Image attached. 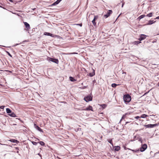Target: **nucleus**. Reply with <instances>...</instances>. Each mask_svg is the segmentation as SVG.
I'll return each mask as SVG.
<instances>
[{
  "label": "nucleus",
  "mask_w": 159,
  "mask_h": 159,
  "mask_svg": "<svg viewBox=\"0 0 159 159\" xmlns=\"http://www.w3.org/2000/svg\"><path fill=\"white\" fill-rule=\"evenodd\" d=\"M62 0H57L56 1L53 3L52 6H54L58 4Z\"/></svg>",
  "instance_id": "12"
},
{
  "label": "nucleus",
  "mask_w": 159,
  "mask_h": 159,
  "mask_svg": "<svg viewBox=\"0 0 159 159\" xmlns=\"http://www.w3.org/2000/svg\"><path fill=\"white\" fill-rule=\"evenodd\" d=\"M9 141L11 142L16 143H19V142L18 141L15 139H11L9 140Z\"/></svg>",
  "instance_id": "11"
},
{
  "label": "nucleus",
  "mask_w": 159,
  "mask_h": 159,
  "mask_svg": "<svg viewBox=\"0 0 159 159\" xmlns=\"http://www.w3.org/2000/svg\"><path fill=\"white\" fill-rule=\"evenodd\" d=\"M158 125L157 124H148V125H144V126L146 127V128H153Z\"/></svg>",
  "instance_id": "3"
},
{
  "label": "nucleus",
  "mask_w": 159,
  "mask_h": 159,
  "mask_svg": "<svg viewBox=\"0 0 159 159\" xmlns=\"http://www.w3.org/2000/svg\"><path fill=\"white\" fill-rule=\"evenodd\" d=\"M39 143L40 145H41L42 146H44L45 144L44 143L43 141H40L39 142Z\"/></svg>",
  "instance_id": "27"
},
{
  "label": "nucleus",
  "mask_w": 159,
  "mask_h": 159,
  "mask_svg": "<svg viewBox=\"0 0 159 159\" xmlns=\"http://www.w3.org/2000/svg\"><path fill=\"white\" fill-rule=\"evenodd\" d=\"M155 19H159V16L157 17Z\"/></svg>",
  "instance_id": "35"
},
{
  "label": "nucleus",
  "mask_w": 159,
  "mask_h": 159,
  "mask_svg": "<svg viewBox=\"0 0 159 159\" xmlns=\"http://www.w3.org/2000/svg\"><path fill=\"white\" fill-rule=\"evenodd\" d=\"M152 12H150L146 16H148V17H152Z\"/></svg>",
  "instance_id": "24"
},
{
  "label": "nucleus",
  "mask_w": 159,
  "mask_h": 159,
  "mask_svg": "<svg viewBox=\"0 0 159 159\" xmlns=\"http://www.w3.org/2000/svg\"><path fill=\"white\" fill-rule=\"evenodd\" d=\"M84 100L87 102L89 101H91L92 100V96H91V95H89L85 97L84 98Z\"/></svg>",
  "instance_id": "2"
},
{
  "label": "nucleus",
  "mask_w": 159,
  "mask_h": 159,
  "mask_svg": "<svg viewBox=\"0 0 159 159\" xmlns=\"http://www.w3.org/2000/svg\"><path fill=\"white\" fill-rule=\"evenodd\" d=\"M6 52L7 53V54H8V55L9 56H10V57H12V55L10 54V53L8 52V51H6Z\"/></svg>",
  "instance_id": "30"
},
{
  "label": "nucleus",
  "mask_w": 159,
  "mask_h": 159,
  "mask_svg": "<svg viewBox=\"0 0 159 159\" xmlns=\"http://www.w3.org/2000/svg\"><path fill=\"white\" fill-rule=\"evenodd\" d=\"M25 28L27 29V30H29L30 29V25L27 22H24Z\"/></svg>",
  "instance_id": "8"
},
{
  "label": "nucleus",
  "mask_w": 159,
  "mask_h": 159,
  "mask_svg": "<svg viewBox=\"0 0 159 159\" xmlns=\"http://www.w3.org/2000/svg\"><path fill=\"white\" fill-rule=\"evenodd\" d=\"M123 5H124V4H122V7H123Z\"/></svg>",
  "instance_id": "40"
},
{
  "label": "nucleus",
  "mask_w": 159,
  "mask_h": 159,
  "mask_svg": "<svg viewBox=\"0 0 159 159\" xmlns=\"http://www.w3.org/2000/svg\"><path fill=\"white\" fill-rule=\"evenodd\" d=\"M141 43V42L140 41H135L133 42V43L134 44H138Z\"/></svg>",
  "instance_id": "22"
},
{
  "label": "nucleus",
  "mask_w": 159,
  "mask_h": 159,
  "mask_svg": "<svg viewBox=\"0 0 159 159\" xmlns=\"http://www.w3.org/2000/svg\"><path fill=\"white\" fill-rule=\"evenodd\" d=\"M120 147L119 146H115V151H118L120 150Z\"/></svg>",
  "instance_id": "18"
},
{
  "label": "nucleus",
  "mask_w": 159,
  "mask_h": 159,
  "mask_svg": "<svg viewBox=\"0 0 159 159\" xmlns=\"http://www.w3.org/2000/svg\"><path fill=\"white\" fill-rule=\"evenodd\" d=\"M107 141L109 143H111L112 146H113V143H112V139H107Z\"/></svg>",
  "instance_id": "21"
},
{
  "label": "nucleus",
  "mask_w": 159,
  "mask_h": 159,
  "mask_svg": "<svg viewBox=\"0 0 159 159\" xmlns=\"http://www.w3.org/2000/svg\"><path fill=\"white\" fill-rule=\"evenodd\" d=\"M125 116H126L125 115V114L124 115L122 116V118H121V120H120V121H121L122 120H123V119H124L125 118Z\"/></svg>",
  "instance_id": "29"
},
{
  "label": "nucleus",
  "mask_w": 159,
  "mask_h": 159,
  "mask_svg": "<svg viewBox=\"0 0 159 159\" xmlns=\"http://www.w3.org/2000/svg\"><path fill=\"white\" fill-rule=\"evenodd\" d=\"M69 79L72 82H74L76 80L73 77H69Z\"/></svg>",
  "instance_id": "20"
},
{
  "label": "nucleus",
  "mask_w": 159,
  "mask_h": 159,
  "mask_svg": "<svg viewBox=\"0 0 159 159\" xmlns=\"http://www.w3.org/2000/svg\"><path fill=\"white\" fill-rule=\"evenodd\" d=\"M83 110L85 111H88V110H92V107L91 106H89L88 107H87L86 109H84Z\"/></svg>",
  "instance_id": "14"
},
{
  "label": "nucleus",
  "mask_w": 159,
  "mask_h": 159,
  "mask_svg": "<svg viewBox=\"0 0 159 159\" xmlns=\"http://www.w3.org/2000/svg\"><path fill=\"white\" fill-rule=\"evenodd\" d=\"M16 152L18 153H19V151H17V152Z\"/></svg>",
  "instance_id": "39"
},
{
  "label": "nucleus",
  "mask_w": 159,
  "mask_h": 159,
  "mask_svg": "<svg viewBox=\"0 0 159 159\" xmlns=\"http://www.w3.org/2000/svg\"><path fill=\"white\" fill-rule=\"evenodd\" d=\"M44 35L47 36H50L51 37H53L52 36V34L48 32H45L44 33Z\"/></svg>",
  "instance_id": "15"
},
{
  "label": "nucleus",
  "mask_w": 159,
  "mask_h": 159,
  "mask_svg": "<svg viewBox=\"0 0 159 159\" xmlns=\"http://www.w3.org/2000/svg\"><path fill=\"white\" fill-rule=\"evenodd\" d=\"M140 118H141L140 117H139V116H137L135 117V118L137 119H139Z\"/></svg>",
  "instance_id": "33"
},
{
  "label": "nucleus",
  "mask_w": 159,
  "mask_h": 159,
  "mask_svg": "<svg viewBox=\"0 0 159 159\" xmlns=\"http://www.w3.org/2000/svg\"><path fill=\"white\" fill-rule=\"evenodd\" d=\"M145 16V15H143L140 16L138 18V19H141L143 18H144Z\"/></svg>",
  "instance_id": "23"
},
{
  "label": "nucleus",
  "mask_w": 159,
  "mask_h": 159,
  "mask_svg": "<svg viewBox=\"0 0 159 159\" xmlns=\"http://www.w3.org/2000/svg\"><path fill=\"white\" fill-rule=\"evenodd\" d=\"M146 37V36L144 34H141L140 37L139 38V41H142L145 39Z\"/></svg>",
  "instance_id": "7"
},
{
  "label": "nucleus",
  "mask_w": 159,
  "mask_h": 159,
  "mask_svg": "<svg viewBox=\"0 0 159 159\" xmlns=\"http://www.w3.org/2000/svg\"><path fill=\"white\" fill-rule=\"evenodd\" d=\"M123 99L125 102H129L131 101V98L129 95L127 94L124 96Z\"/></svg>",
  "instance_id": "1"
},
{
  "label": "nucleus",
  "mask_w": 159,
  "mask_h": 159,
  "mask_svg": "<svg viewBox=\"0 0 159 159\" xmlns=\"http://www.w3.org/2000/svg\"><path fill=\"white\" fill-rule=\"evenodd\" d=\"M148 116L146 115H145V114H143L141 115V116L140 117L141 118H145L147 116Z\"/></svg>",
  "instance_id": "25"
},
{
  "label": "nucleus",
  "mask_w": 159,
  "mask_h": 159,
  "mask_svg": "<svg viewBox=\"0 0 159 159\" xmlns=\"http://www.w3.org/2000/svg\"><path fill=\"white\" fill-rule=\"evenodd\" d=\"M7 113L8 114L11 113V111L8 108H7L6 110Z\"/></svg>",
  "instance_id": "19"
},
{
  "label": "nucleus",
  "mask_w": 159,
  "mask_h": 159,
  "mask_svg": "<svg viewBox=\"0 0 159 159\" xmlns=\"http://www.w3.org/2000/svg\"><path fill=\"white\" fill-rule=\"evenodd\" d=\"M155 22V21L150 20L148 21V23H147L146 25H151L154 23Z\"/></svg>",
  "instance_id": "13"
},
{
  "label": "nucleus",
  "mask_w": 159,
  "mask_h": 159,
  "mask_svg": "<svg viewBox=\"0 0 159 159\" xmlns=\"http://www.w3.org/2000/svg\"><path fill=\"white\" fill-rule=\"evenodd\" d=\"M130 114V113H126L125 114V116H126V115H129Z\"/></svg>",
  "instance_id": "32"
},
{
  "label": "nucleus",
  "mask_w": 159,
  "mask_h": 159,
  "mask_svg": "<svg viewBox=\"0 0 159 159\" xmlns=\"http://www.w3.org/2000/svg\"><path fill=\"white\" fill-rule=\"evenodd\" d=\"M159 84V83H158V84Z\"/></svg>",
  "instance_id": "43"
},
{
  "label": "nucleus",
  "mask_w": 159,
  "mask_h": 159,
  "mask_svg": "<svg viewBox=\"0 0 159 159\" xmlns=\"http://www.w3.org/2000/svg\"><path fill=\"white\" fill-rule=\"evenodd\" d=\"M18 45V44H17L16 45Z\"/></svg>",
  "instance_id": "42"
},
{
  "label": "nucleus",
  "mask_w": 159,
  "mask_h": 159,
  "mask_svg": "<svg viewBox=\"0 0 159 159\" xmlns=\"http://www.w3.org/2000/svg\"><path fill=\"white\" fill-rule=\"evenodd\" d=\"M16 148V149L18 150H19V148H17H17Z\"/></svg>",
  "instance_id": "37"
},
{
  "label": "nucleus",
  "mask_w": 159,
  "mask_h": 159,
  "mask_svg": "<svg viewBox=\"0 0 159 159\" xmlns=\"http://www.w3.org/2000/svg\"><path fill=\"white\" fill-rule=\"evenodd\" d=\"M9 115L12 117H16V115L13 112H11L10 114H9Z\"/></svg>",
  "instance_id": "17"
},
{
  "label": "nucleus",
  "mask_w": 159,
  "mask_h": 159,
  "mask_svg": "<svg viewBox=\"0 0 159 159\" xmlns=\"http://www.w3.org/2000/svg\"><path fill=\"white\" fill-rule=\"evenodd\" d=\"M106 107V105H105V104H103L102 105V107L103 108H104Z\"/></svg>",
  "instance_id": "34"
},
{
  "label": "nucleus",
  "mask_w": 159,
  "mask_h": 159,
  "mask_svg": "<svg viewBox=\"0 0 159 159\" xmlns=\"http://www.w3.org/2000/svg\"><path fill=\"white\" fill-rule=\"evenodd\" d=\"M4 107V106H2L0 107V108L1 109H3Z\"/></svg>",
  "instance_id": "31"
},
{
  "label": "nucleus",
  "mask_w": 159,
  "mask_h": 159,
  "mask_svg": "<svg viewBox=\"0 0 159 159\" xmlns=\"http://www.w3.org/2000/svg\"><path fill=\"white\" fill-rule=\"evenodd\" d=\"M112 11L111 10H109L107 13V14L105 15L104 16V17L105 18H107L111 14H112Z\"/></svg>",
  "instance_id": "6"
},
{
  "label": "nucleus",
  "mask_w": 159,
  "mask_h": 159,
  "mask_svg": "<svg viewBox=\"0 0 159 159\" xmlns=\"http://www.w3.org/2000/svg\"><path fill=\"white\" fill-rule=\"evenodd\" d=\"M48 59L49 60L57 64H58L59 62L57 59L49 57Z\"/></svg>",
  "instance_id": "5"
},
{
  "label": "nucleus",
  "mask_w": 159,
  "mask_h": 159,
  "mask_svg": "<svg viewBox=\"0 0 159 159\" xmlns=\"http://www.w3.org/2000/svg\"><path fill=\"white\" fill-rule=\"evenodd\" d=\"M98 16H94V18L93 20L92 21V22L93 24L95 26L96 25V23L95 22L96 20L98 19Z\"/></svg>",
  "instance_id": "9"
},
{
  "label": "nucleus",
  "mask_w": 159,
  "mask_h": 159,
  "mask_svg": "<svg viewBox=\"0 0 159 159\" xmlns=\"http://www.w3.org/2000/svg\"><path fill=\"white\" fill-rule=\"evenodd\" d=\"M79 25H80V26H82V24H79Z\"/></svg>",
  "instance_id": "38"
},
{
  "label": "nucleus",
  "mask_w": 159,
  "mask_h": 159,
  "mask_svg": "<svg viewBox=\"0 0 159 159\" xmlns=\"http://www.w3.org/2000/svg\"><path fill=\"white\" fill-rule=\"evenodd\" d=\"M118 85L116 84H115V83H113L112 84H111V86L113 87V88H115Z\"/></svg>",
  "instance_id": "26"
},
{
  "label": "nucleus",
  "mask_w": 159,
  "mask_h": 159,
  "mask_svg": "<svg viewBox=\"0 0 159 159\" xmlns=\"http://www.w3.org/2000/svg\"><path fill=\"white\" fill-rule=\"evenodd\" d=\"M120 15H119L118 16V17H117V18H118L119 17V16H120Z\"/></svg>",
  "instance_id": "41"
},
{
  "label": "nucleus",
  "mask_w": 159,
  "mask_h": 159,
  "mask_svg": "<svg viewBox=\"0 0 159 159\" xmlns=\"http://www.w3.org/2000/svg\"><path fill=\"white\" fill-rule=\"evenodd\" d=\"M147 144H145L142 145L140 148V151L141 152L144 151L147 148Z\"/></svg>",
  "instance_id": "4"
},
{
  "label": "nucleus",
  "mask_w": 159,
  "mask_h": 159,
  "mask_svg": "<svg viewBox=\"0 0 159 159\" xmlns=\"http://www.w3.org/2000/svg\"><path fill=\"white\" fill-rule=\"evenodd\" d=\"M34 126L35 129L39 130V131H40V132H43V131L42 129H41L37 125L35 124H34Z\"/></svg>",
  "instance_id": "10"
},
{
  "label": "nucleus",
  "mask_w": 159,
  "mask_h": 159,
  "mask_svg": "<svg viewBox=\"0 0 159 159\" xmlns=\"http://www.w3.org/2000/svg\"><path fill=\"white\" fill-rule=\"evenodd\" d=\"M92 70L93 72L89 74V76L90 77H92L95 75V70L93 69H92Z\"/></svg>",
  "instance_id": "16"
},
{
  "label": "nucleus",
  "mask_w": 159,
  "mask_h": 159,
  "mask_svg": "<svg viewBox=\"0 0 159 159\" xmlns=\"http://www.w3.org/2000/svg\"><path fill=\"white\" fill-rule=\"evenodd\" d=\"M32 143L33 145H36L38 143L34 141L32 142Z\"/></svg>",
  "instance_id": "28"
},
{
  "label": "nucleus",
  "mask_w": 159,
  "mask_h": 159,
  "mask_svg": "<svg viewBox=\"0 0 159 159\" xmlns=\"http://www.w3.org/2000/svg\"><path fill=\"white\" fill-rule=\"evenodd\" d=\"M9 1H10V2H13V1L12 0H8Z\"/></svg>",
  "instance_id": "36"
}]
</instances>
